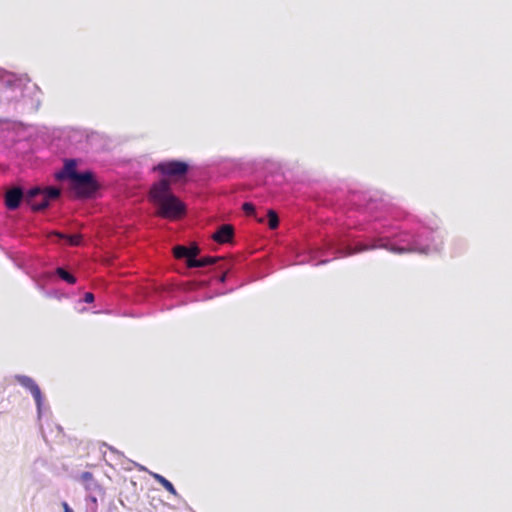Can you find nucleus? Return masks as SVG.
Instances as JSON below:
<instances>
[{
    "label": "nucleus",
    "instance_id": "nucleus-1",
    "mask_svg": "<svg viewBox=\"0 0 512 512\" xmlns=\"http://www.w3.org/2000/svg\"><path fill=\"white\" fill-rule=\"evenodd\" d=\"M149 198L157 208L156 215L161 218L177 220L185 214V205L172 193L168 179L154 183L150 188Z\"/></svg>",
    "mask_w": 512,
    "mask_h": 512
},
{
    "label": "nucleus",
    "instance_id": "nucleus-2",
    "mask_svg": "<svg viewBox=\"0 0 512 512\" xmlns=\"http://www.w3.org/2000/svg\"><path fill=\"white\" fill-rule=\"evenodd\" d=\"M59 195L60 189L58 188L48 187L46 189H41L39 187H35L26 193L25 201L33 211H41L49 206L50 200L58 198Z\"/></svg>",
    "mask_w": 512,
    "mask_h": 512
},
{
    "label": "nucleus",
    "instance_id": "nucleus-3",
    "mask_svg": "<svg viewBox=\"0 0 512 512\" xmlns=\"http://www.w3.org/2000/svg\"><path fill=\"white\" fill-rule=\"evenodd\" d=\"M99 188L100 185L91 171L81 173L71 182V189L81 199L92 198Z\"/></svg>",
    "mask_w": 512,
    "mask_h": 512
},
{
    "label": "nucleus",
    "instance_id": "nucleus-4",
    "mask_svg": "<svg viewBox=\"0 0 512 512\" xmlns=\"http://www.w3.org/2000/svg\"><path fill=\"white\" fill-rule=\"evenodd\" d=\"M155 169L163 176L177 181L186 176L189 165L183 161L172 160L159 163Z\"/></svg>",
    "mask_w": 512,
    "mask_h": 512
},
{
    "label": "nucleus",
    "instance_id": "nucleus-5",
    "mask_svg": "<svg viewBox=\"0 0 512 512\" xmlns=\"http://www.w3.org/2000/svg\"><path fill=\"white\" fill-rule=\"evenodd\" d=\"M377 248H384V249L389 250L390 252L398 253V254L417 251L415 248H412V247H409V248L397 247L395 245H390L387 242H384L383 240H378L377 242H374L371 245L359 244V245L355 246V248L353 250L349 251L348 255H352L355 253H360V252H364V251H368V250H372V249H377Z\"/></svg>",
    "mask_w": 512,
    "mask_h": 512
},
{
    "label": "nucleus",
    "instance_id": "nucleus-6",
    "mask_svg": "<svg viewBox=\"0 0 512 512\" xmlns=\"http://www.w3.org/2000/svg\"><path fill=\"white\" fill-rule=\"evenodd\" d=\"M16 381L31 392L37 406L40 407L42 404V393L37 383L31 377L25 375L16 376Z\"/></svg>",
    "mask_w": 512,
    "mask_h": 512
},
{
    "label": "nucleus",
    "instance_id": "nucleus-7",
    "mask_svg": "<svg viewBox=\"0 0 512 512\" xmlns=\"http://www.w3.org/2000/svg\"><path fill=\"white\" fill-rule=\"evenodd\" d=\"M23 199H25V196L22 189L20 187H13L6 191L4 203L8 210L13 211L20 206Z\"/></svg>",
    "mask_w": 512,
    "mask_h": 512
},
{
    "label": "nucleus",
    "instance_id": "nucleus-8",
    "mask_svg": "<svg viewBox=\"0 0 512 512\" xmlns=\"http://www.w3.org/2000/svg\"><path fill=\"white\" fill-rule=\"evenodd\" d=\"M77 163L73 159L65 161L63 169L55 174L57 180L69 179L71 182L78 177L81 173L77 172Z\"/></svg>",
    "mask_w": 512,
    "mask_h": 512
},
{
    "label": "nucleus",
    "instance_id": "nucleus-9",
    "mask_svg": "<svg viewBox=\"0 0 512 512\" xmlns=\"http://www.w3.org/2000/svg\"><path fill=\"white\" fill-rule=\"evenodd\" d=\"M233 236V226L230 224H224L212 235V239L219 244H225L232 242Z\"/></svg>",
    "mask_w": 512,
    "mask_h": 512
},
{
    "label": "nucleus",
    "instance_id": "nucleus-10",
    "mask_svg": "<svg viewBox=\"0 0 512 512\" xmlns=\"http://www.w3.org/2000/svg\"><path fill=\"white\" fill-rule=\"evenodd\" d=\"M221 258L219 257H212V256H206L201 259H190L186 261V264L189 268H196V267H205L208 265H212L216 263Z\"/></svg>",
    "mask_w": 512,
    "mask_h": 512
},
{
    "label": "nucleus",
    "instance_id": "nucleus-11",
    "mask_svg": "<svg viewBox=\"0 0 512 512\" xmlns=\"http://www.w3.org/2000/svg\"><path fill=\"white\" fill-rule=\"evenodd\" d=\"M153 478L169 493L176 495V489L173 484L160 474H153Z\"/></svg>",
    "mask_w": 512,
    "mask_h": 512
},
{
    "label": "nucleus",
    "instance_id": "nucleus-12",
    "mask_svg": "<svg viewBox=\"0 0 512 512\" xmlns=\"http://www.w3.org/2000/svg\"><path fill=\"white\" fill-rule=\"evenodd\" d=\"M267 217L269 228L272 230L276 229L279 225V218L277 213L274 210L270 209L267 211Z\"/></svg>",
    "mask_w": 512,
    "mask_h": 512
},
{
    "label": "nucleus",
    "instance_id": "nucleus-13",
    "mask_svg": "<svg viewBox=\"0 0 512 512\" xmlns=\"http://www.w3.org/2000/svg\"><path fill=\"white\" fill-rule=\"evenodd\" d=\"M56 273L61 279L68 282L69 284L76 283V278L72 274L67 272L64 268H61V267L57 268Z\"/></svg>",
    "mask_w": 512,
    "mask_h": 512
},
{
    "label": "nucleus",
    "instance_id": "nucleus-14",
    "mask_svg": "<svg viewBox=\"0 0 512 512\" xmlns=\"http://www.w3.org/2000/svg\"><path fill=\"white\" fill-rule=\"evenodd\" d=\"M56 236H58L59 238H65L68 243L72 246H78L81 244V241H82V236L81 235H70V236H65L59 232H55L54 233Z\"/></svg>",
    "mask_w": 512,
    "mask_h": 512
},
{
    "label": "nucleus",
    "instance_id": "nucleus-15",
    "mask_svg": "<svg viewBox=\"0 0 512 512\" xmlns=\"http://www.w3.org/2000/svg\"><path fill=\"white\" fill-rule=\"evenodd\" d=\"M173 254L177 259L186 258L188 260V247L181 245L175 246Z\"/></svg>",
    "mask_w": 512,
    "mask_h": 512
},
{
    "label": "nucleus",
    "instance_id": "nucleus-16",
    "mask_svg": "<svg viewBox=\"0 0 512 512\" xmlns=\"http://www.w3.org/2000/svg\"><path fill=\"white\" fill-rule=\"evenodd\" d=\"M242 209L248 216H252L255 214V206L250 202H245L242 206Z\"/></svg>",
    "mask_w": 512,
    "mask_h": 512
},
{
    "label": "nucleus",
    "instance_id": "nucleus-17",
    "mask_svg": "<svg viewBox=\"0 0 512 512\" xmlns=\"http://www.w3.org/2000/svg\"><path fill=\"white\" fill-rule=\"evenodd\" d=\"M200 253V249L197 245L188 247V260L196 259V256Z\"/></svg>",
    "mask_w": 512,
    "mask_h": 512
},
{
    "label": "nucleus",
    "instance_id": "nucleus-18",
    "mask_svg": "<svg viewBox=\"0 0 512 512\" xmlns=\"http://www.w3.org/2000/svg\"><path fill=\"white\" fill-rule=\"evenodd\" d=\"M81 480H82L83 482H85V483H88V482H90V481H93V474H92L91 472H88V471L83 472V473L81 474Z\"/></svg>",
    "mask_w": 512,
    "mask_h": 512
},
{
    "label": "nucleus",
    "instance_id": "nucleus-19",
    "mask_svg": "<svg viewBox=\"0 0 512 512\" xmlns=\"http://www.w3.org/2000/svg\"><path fill=\"white\" fill-rule=\"evenodd\" d=\"M84 301L86 303H92L94 301V295L91 292H87L84 295Z\"/></svg>",
    "mask_w": 512,
    "mask_h": 512
},
{
    "label": "nucleus",
    "instance_id": "nucleus-20",
    "mask_svg": "<svg viewBox=\"0 0 512 512\" xmlns=\"http://www.w3.org/2000/svg\"><path fill=\"white\" fill-rule=\"evenodd\" d=\"M62 507H63L64 512H73V510L70 508V506L68 505L67 502H63Z\"/></svg>",
    "mask_w": 512,
    "mask_h": 512
},
{
    "label": "nucleus",
    "instance_id": "nucleus-21",
    "mask_svg": "<svg viewBox=\"0 0 512 512\" xmlns=\"http://www.w3.org/2000/svg\"><path fill=\"white\" fill-rule=\"evenodd\" d=\"M226 279V273L222 274L220 277V282H224Z\"/></svg>",
    "mask_w": 512,
    "mask_h": 512
},
{
    "label": "nucleus",
    "instance_id": "nucleus-22",
    "mask_svg": "<svg viewBox=\"0 0 512 512\" xmlns=\"http://www.w3.org/2000/svg\"><path fill=\"white\" fill-rule=\"evenodd\" d=\"M257 221L259 223H263L264 222V217H256Z\"/></svg>",
    "mask_w": 512,
    "mask_h": 512
},
{
    "label": "nucleus",
    "instance_id": "nucleus-23",
    "mask_svg": "<svg viewBox=\"0 0 512 512\" xmlns=\"http://www.w3.org/2000/svg\"><path fill=\"white\" fill-rule=\"evenodd\" d=\"M419 252H421V253H426V252H427V249H421V250H419Z\"/></svg>",
    "mask_w": 512,
    "mask_h": 512
}]
</instances>
